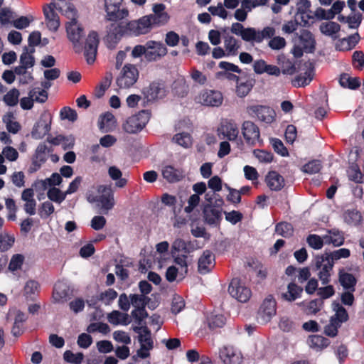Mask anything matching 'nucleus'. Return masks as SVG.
<instances>
[{
  "mask_svg": "<svg viewBox=\"0 0 364 364\" xmlns=\"http://www.w3.org/2000/svg\"><path fill=\"white\" fill-rule=\"evenodd\" d=\"M65 15L70 19L66 24V31L68 39L72 42L76 53L84 51V55L88 63H92L97 52L99 36L97 32L92 31L85 39V46L80 43L83 36V31L77 21V13L74 6L68 5L65 10Z\"/></svg>",
  "mask_w": 364,
  "mask_h": 364,
  "instance_id": "f257e3e1",
  "label": "nucleus"
},
{
  "mask_svg": "<svg viewBox=\"0 0 364 364\" xmlns=\"http://www.w3.org/2000/svg\"><path fill=\"white\" fill-rule=\"evenodd\" d=\"M149 16H145L138 21L129 22H113L107 29L105 43L109 48H114L123 36H139L147 33L153 26Z\"/></svg>",
  "mask_w": 364,
  "mask_h": 364,
  "instance_id": "f03ea898",
  "label": "nucleus"
},
{
  "mask_svg": "<svg viewBox=\"0 0 364 364\" xmlns=\"http://www.w3.org/2000/svg\"><path fill=\"white\" fill-rule=\"evenodd\" d=\"M87 199L89 203H95L104 213L112 210L115 205L113 191L108 186L100 185L90 191Z\"/></svg>",
  "mask_w": 364,
  "mask_h": 364,
  "instance_id": "7ed1b4c3",
  "label": "nucleus"
},
{
  "mask_svg": "<svg viewBox=\"0 0 364 364\" xmlns=\"http://www.w3.org/2000/svg\"><path fill=\"white\" fill-rule=\"evenodd\" d=\"M195 103L205 107H219L223 102L222 93L217 90L203 89L194 97Z\"/></svg>",
  "mask_w": 364,
  "mask_h": 364,
  "instance_id": "20e7f679",
  "label": "nucleus"
},
{
  "mask_svg": "<svg viewBox=\"0 0 364 364\" xmlns=\"http://www.w3.org/2000/svg\"><path fill=\"white\" fill-rule=\"evenodd\" d=\"M149 118V112L142 110L127 118L122 124V129L128 134H136L143 129Z\"/></svg>",
  "mask_w": 364,
  "mask_h": 364,
  "instance_id": "39448f33",
  "label": "nucleus"
},
{
  "mask_svg": "<svg viewBox=\"0 0 364 364\" xmlns=\"http://www.w3.org/2000/svg\"><path fill=\"white\" fill-rule=\"evenodd\" d=\"M139 75L138 69L135 65L126 64L117 77V85L119 89H128L136 82Z\"/></svg>",
  "mask_w": 364,
  "mask_h": 364,
  "instance_id": "423d86ee",
  "label": "nucleus"
},
{
  "mask_svg": "<svg viewBox=\"0 0 364 364\" xmlns=\"http://www.w3.org/2000/svg\"><path fill=\"white\" fill-rule=\"evenodd\" d=\"M315 48V40L311 33L308 31H301L299 41L295 44L291 53L296 58L302 56L303 53H312Z\"/></svg>",
  "mask_w": 364,
  "mask_h": 364,
  "instance_id": "0eeeda50",
  "label": "nucleus"
},
{
  "mask_svg": "<svg viewBox=\"0 0 364 364\" xmlns=\"http://www.w3.org/2000/svg\"><path fill=\"white\" fill-rule=\"evenodd\" d=\"M247 113L252 117H256L258 120L266 123L271 124L275 120L276 113L273 109L269 107L252 105L247 107Z\"/></svg>",
  "mask_w": 364,
  "mask_h": 364,
  "instance_id": "6e6552de",
  "label": "nucleus"
},
{
  "mask_svg": "<svg viewBox=\"0 0 364 364\" xmlns=\"http://www.w3.org/2000/svg\"><path fill=\"white\" fill-rule=\"evenodd\" d=\"M333 264L322 254L315 257V267L318 271L317 276L322 284H328L331 281Z\"/></svg>",
  "mask_w": 364,
  "mask_h": 364,
  "instance_id": "1a4fd4ad",
  "label": "nucleus"
},
{
  "mask_svg": "<svg viewBox=\"0 0 364 364\" xmlns=\"http://www.w3.org/2000/svg\"><path fill=\"white\" fill-rule=\"evenodd\" d=\"M122 1V0H105L107 19L116 22L128 16V10L121 8Z\"/></svg>",
  "mask_w": 364,
  "mask_h": 364,
  "instance_id": "9d476101",
  "label": "nucleus"
},
{
  "mask_svg": "<svg viewBox=\"0 0 364 364\" xmlns=\"http://www.w3.org/2000/svg\"><path fill=\"white\" fill-rule=\"evenodd\" d=\"M230 296L240 302H247L252 296L251 289L237 279H233L228 287Z\"/></svg>",
  "mask_w": 364,
  "mask_h": 364,
  "instance_id": "9b49d317",
  "label": "nucleus"
},
{
  "mask_svg": "<svg viewBox=\"0 0 364 364\" xmlns=\"http://www.w3.org/2000/svg\"><path fill=\"white\" fill-rule=\"evenodd\" d=\"M277 314V302L275 299L272 296H267L262 301L259 313L258 319L262 323H267Z\"/></svg>",
  "mask_w": 364,
  "mask_h": 364,
  "instance_id": "f8f14e48",
  "label": "nucleus"
},
{
  "mask_svg": "<svg viewBox=\"0 0 364 364\" xmlns=\"http://www.w3.org/2000/svg\"><path fill=\"white\" fill-rule=\"evenodd\" d=\"M134 331L139 333L140 343V348L137 350L136 354L141 358H146L149 356V351L154 347L151 334L146 327L135 328Z\"/></svg>",
  "mask_w": 364,
  "mask_h": 364,
  "instance_id": "ddd939ff",
  "label": "nucleus"
},
{
  "mask_svg": "<svg viewBox=\"0 0 364 364\" xmlns=\"http://www.w3.org/2000/svg\"><path fill=\"white\" fill-rule=\"evenodd\" d=\"M230 31L233 34L241 37V38L245 41L258 43H260L259 31L256 30L255 28H245L240 23H233L231 25Z\"/></svg>",
  "mask_w": 364,
  "mask_h": 364,
  "instance_id": "4468645a",
  "label": "nucleus"
},
{
  "mask_svg": "<svg viewBox=\"0 0 364 364\" xmlns=\"http://www.w3.org/2000/svg\"><path fill=\"white\" fill-rule=\"evenodd\" d=\"M219 355L224 364H242L244 362L241 350L232 346H223L220 350Z\"/></svg>",
  "mask_w": 364,
  "mask_h": 364,
  "instance_id": "2eb2a0df",
  "label": "nucleus"
},
{
  "mask_svg": "<svg viewBox=\"0 0 364 364\" xmlns=\"http://www.w3.org/2000/svg\"><path fill=\"white\" fill-rule=\"evenodd\" d=\"M242 134L246 142L255 145L260 141L259 127L251 121H245L242 125Z\"/></svg>",
  "mask_w": 364,
  "mask_h": 364,
  "instance_id": "dca6fc26",
  "label": "nucleus"
},
{
  "mask_svg": "<svg viewBox=\"0 0 364 364\" xmlns=\"http://www.w3.org/2000/svg\"><path fill=\"white\" fill-rule=\"evenodd\" d=\"M166 53L167 49L162 43L154 41L146 42V59L147 60H157Z\"/></svg>",
  "mask_w": 364,
  "mask_h": 364,
  "instance_id": "f3484780",
  "label": "nucleus"
},
{
  "mask_svg": "<svg viewBox=\"0 0 364 364\" xmlns=\"http://www.w3.org/2000/svg\"><path fill=\"white\" fill-rule=\"evenodd\" d=\"M200 246L198 245L197 240L186 241L181 238H176L172 243L171 245V253L173 256L176 252H183L185 254H189L198 249Z\"/></svg>",
  "mask_w": 364,
  "mask_h": 364,
  "instance_id": "a211bd4d",
  "label": "nucleus"
},
{
  "mask_svg": "<svg viewBox=\"0 0 364 364\" xmlns=\"http://www.w3.org/2000/svg\"><path fill=\"white\" fill-rule=\"evenodd\" d=\"M55 7V5L53 3L43 6V14L46 18V25L48 30L52 32H56L60 24L59 16L54 11Z\"/></svg>",
  "mask_w": 364,
  "mask_h": 364,
  "instance_id": "6ab92c4d",
  "label": "nucleus"
},
{
  "mask_svg": "<svg viewBox=\"0 0 364 364\" xmlns=\"http://www.w3.org/2000/svg\"><path fill=\"white\" fill-rule=\"evenodd\" d=\"M217 134L220 138H226L230 141H233L237 138L239 130L235 123L225 121L221 122L217 128Z\"/></svg>",
  "mask_w": 364,
  "mask_h": 364,
  "instance_id": "aec40b11",
  "label": "nucleus"
},
{
  "mask_svg": "<svg viewBox=\"0 0 364 364\" xmlns=\"http://www.w3.org/2000/svg\"><path fill=\"white\" fill-rule=\"evenodd\" d=\"M51 120L46 116H42L36 122L31 131V136L35 139H41L48 134L50 129Z\"/></svg>",
  "mask_w": 364,
  "mask_h": 364,
  "instance_id": "412c9836",
  "label": "nucleus"
},
{
  "mask_svg": "<svg viewBox=\"0 0 364 364\" xmlns=\"http://www.w3.org/2000/svg\"><path fill=\"white\" fill-rule=\"evenodd\" d=\"M143 94L148 101H154L164 97L166 91L163 84L154 82L143 90Z\"/></svg>",
  "mask_w": 364,
  "mask_h": 364,
  "instance_id": "4be33fe9",
  "label": "nucleus"
},
{
  "mask_svg": "<svg viewBox=\"0 0 364 364\" xmlns=\"http://www.w3.org/2000/svg\"><path fill=\"white\" fill-rule=\"evenodd\" d=\"M8 318L14 320L12 328L14 336H17L20 335L23 330V323L26 320L25 314L16 309H12L8 313Z\"/></svg>",
  "mask_w": 364,
  "mask_h": 364,
  "instance_id": "5701e85b",
  "label": "nucleus"
},
{
  "mask_svg": "<svg viewBox=\"0 0 364 364\" xmlns=\"http://www.w3.org/2000/svg\"><path fill=\"white\" fill-rule=\"evenodd\" d=\"M215 265V257L210 250H205L198 259V269L200 274L209 272Z\"/></svg>",
  "mask_w": 364,
  "mask_h": 364,
  "instance_id": "b1692460",
  "label": "nucleus"
},
{
  "mask_svg": "<svg viewBox=\"0 0 364 364\" xmlns=\"http://www.w3.org/2000/svg\"><path fill=\"white\" fill-rule=\"evenodd\" d=\"M98 127L102 132H112L117 127V119L113 114L107 112L100 116Z\"/></svg>",
  "mask_w": 364,
  "mask_h": 364,
  "instance_id": "393cba45",
  "label": "nucleus"
},
{
  "mask_svg": "<svg viewBox=\"0 0 364 364\" xmlns=\"http://www.w3.org/2000/svg\"><path fill=\"white\" fill-rule=\"evenodd\" d=\"M70 288L66 282H57L53 289V300L55 303H63L66 301L69 295Z\"/></svg>",
  "mask_w": 364,
  "mask_h": 364,
  "instance_id": "a878e982",
  "label": "nucleus"
},
{
  "mask_svg": "<svg viewBox=\"0 0 364 364\" xmlns=\"http://www.w3.org/2000/svg\"><path fill=\"white\" fill-rule=\"evenodd\" d=\"M48 152L49 150L45 144L41 143L38 144L33 159L32 166L31 167V169H32L33 171L38 170L46 161Z\"/></svg>",
  "mask_w": 364,
  "mask_h": 364,
  "instance_id": "bb28decb",
  "label": "nucleus"
},
{
  "mask_svg": "<svg viewBox=\"0 0 364 364\" xmlns=\"http://www.w3.org/2000/svg\"><path fill=\"white\" fill-rule=\"evenodd\" d=\"M164 178L170 183L180 181L184 176V171L171 165H166L162 168Z\"/></svg>",
  "mask_w": 364,
  "mask_h": 364,
  "instance_id": "cd10ccee",
  "label": "nucleus"
},
{
  "mask_svg": "<svg viewBox=\"0 0 364 364\" xmlns=\"http://www.w3.org/2000/svg\"><path fill=\"white\" fill-rule=\"evenodd\" d=\"M303 292V289L295 283H289L287 289L282 294V299L289 302H292L299 299Z\"/></svg>",
  "mask_w": 364,
  "mask_h": 364,
  "instance_id": "c85d7f7f",
  "label": "nucleus"
},
{
  "mask_svg": "<svg viewBox=\"0 0 364 364\" xmlns=\"http://www.w3.org/2000/svg\"><path fill=\"white\" fill-rule=\"evenodd\" d=\"M266 183L267 186L272 191H279L284 186V178L276 171H269L266 176Z\"/></svg>",
  "mask_w": 364,
  "mask_h": 364,
  "instance_id": "c756f323",
  "label": "nucleus"
},
{
  "mask_svg": "<svg viewBox=\"0 0 364 364\" xmlns=\"http://www.w3.org/2000/svg\"><path fill=\"white\" fill-rule=\"evenodd\" d=\"M323 240L326 244H331L334 247L341 246L344 242L343 233L336 229L328 230L327 234L323 235Z\"/></svg>",
  "mask_w": 364,
  "mask_h": 364,
  "instance_id": "7c9ffc66",
  "label": "nucleus"
},
{
  "mask_svg": "<svg viewBox=\"0 0 364 364\" xmlns=\"http://www.w3.org/2000/svg\"><path fill=\"white\" fill-rule=\"evenodd\" d=\"M314 75V69L309 66L304 73H301L294 78L292 81L293 85L295 87H304L311 82Z\"/></svg>",
  "mask_w": 364,
  "mask_h": 364,
  "instance_id": "2f4dec72",
  "label": "nucleus"
},
{
  "mask_svg": "<svg viewBox=\"0 0 364 364\" xmlns=\"http://www.w3.org/2000/svg\"><path fill=\"white\" fill-rule=\"evenodd\" d=\"M331 306L334 314L331 318L341 324L348 320V314L346 309L338 301H333Z\"/></svg>",
  "mask_w": 364,
  "mask_h": 364,
  "instance_id": "473e14b6",
  "label": "nucleus"
},
{
  "mask_svg": "<svg viewBox=\"0 0 364 364\" xmlns=\"http://www.w3.org/2000/svg\"><path fill=\"white\" fill-rule=\"evenodd\" d=\"M338 278L340 284L344 289L351 291H354L356 279L352 274L346 272L342 269L338 272Z\"/></svg>",
  "mask_w": 364,
  "mask_h": 364,
  "instance_id": "72a5a7b5",
  "label": "nucleus"
},
{
  "mask_svg": "<svg viewBox=\"0 0 364 364\" xmlns=\"http://www.w3.org/2000/svg\"><path fill=\"white\" fill-rule=\"evenodd\" d=\"M107 320L110 323L114 326H127L129 323V315L119 311H113L109 314L107 316Z\"/></svg>",
  "mask_w": 364,
  "mask_h": 364,
  "instance_id": "f704fd0d",
  "label": "nucleus"
},
{
  "mask_svg": "<svg viewBox=\"0 0 364 364\" xmlns=\"http://www.w3.org/2000/svg\"><path fill=\"white\" fill-rule=\"evenodd\" d=\"M2 121L5 124L7 131L10 133L16 134L21 129V125L15 119L12 112H7L4 114Z\"/></svg>",
  "mask_w": 364,
  "mask_h": 364,
  "instance_id": "c9c22d12",
  "label": "nucleus"
},
{
  "mask_svg": "<svg viewBox=\"0 0 364 364\" xmlns=\"http://www.w3.org/2000/svg\"><path fill=\"white\" fill-rule=\"evenodd\" d=\"M236 82L235 92L239 97H244L251 91L253 84L252 80H242L239 78Z\"/></svg>",
  "mask_w": 364,
  "mask_h": 364,
  "instance_id": "e433bc0d",
  "label": "nucleus"
},
{
  "mask_svg": "<svg viewBox=\"0 0 364 364\" xmlns=\"http://www.w3.org/2000/svg\"><path fill=\"white\" fill-rule=\"evenodd\" d=\"M34 53V48L28 49V48H25L23 50L20 56V65L19 67L32 68L35 64V59L33 55Z\"/></svg>",
  "mask_w": 364,
  "mask_h": 364,
  "instance_id": "4c0bfd02",
  "label": "nucleus"
},
{
  "mask_svg": "<svg viewBox=\"0 0 364 364\" xmlns=\"http://www.w3.org/2000/svg\"><path fill=\"white\" fill-rule=\"evenodd\" d=\"M320 31L323 34L336 38L337 33L340 31V25L333 21L322 23L320 25Z\"/></svg>",
  "mask_w": 364,
  "mask_h": 364,
  "instance_id": "58836bf2",
  "label": "nucleus"
},
{
  "mask_svg": "<svg viewBox=\"0 0 364 364\" xmlns=\"http://www.w3.org/2000/svg\"><path fill=\"white\" fill-rule=\"evenodd\" d=\"M224 47L227 56L236 55L240 48V43L238 41L232 37H227L224 41Z\"/></svg>",
  "mask_w": 364,
  "mask_h": 364,
  "instance_id": "ea45409f",
  "label": "nucleus"
},
{
  "mask_svg": "<svg viewBox=\"0 0 364 364\" xmlns=\"http://www.w3.org/2000/svg\"><path fill=\"white\" fill-rule=\"evenodd\" d=\"M323 255L334 264L335 262L341 259L348 258L350 255V251L347 248H341L333 252H325Z\"/></svg>",
  "mask_w": 364,
  "mask_h": 364,
  "instance_id": "a19ab883",
  "label": "nucleus"
},
{
  "mask_svg": "<svg viewBox=\"0 0 364 364\" xmlns=\"http://www.w3.org/2000/svg\"><path fill=\"white\" fill-rule=\"evenodd\" d=\"M309 346L316 350H320L329 344L328 341L321 336L314 335L309 336L308 339Z\"/></svg>",
  "mask_w": 364,
  "mask_h": 364,
  "instance_id": "79ce46f5",
  "label": "nucleus"
},
{
  "mask_svg": "<svg viewBox=\"0 0 364 364\" xmlns=\"http://www.w3.org/2000/svg\"><path fill=\"white\" fill-rule=\"evenodd\" d=\"M27 69L28 68L19 66L14 68V73L18 76V82L21 85L28 84L33 80L32 73Z\"/></svg>",
  "mask_w": 364,
  "mask_h": 364,
  "instance_id": "37998d69",
  "label": "nucleus"
},
{
  "mask_svg": "<svg viewBox=\"0 0 364 364\" xmlns=\"http://www.w3.org/2000/svg\"><path fill=\"white\" fill-rule=\"evenodd\" d=\"M340 85L345 88L354 90L360 86V81L357 77H352L348 74H343L340 77Z\"/></svg>",
  "mask_w": 364,
  "mask_h": 364,
  "instance_id": "c03bdc74",
  "label": "nucleus"
},
{
  "mask_svg": "<svg viewBox=\"0 0 364 364\" xmlns=\"http://www.w3.org/2000/svg\"><path fill=\"white\" fill-rule=\"evenodd\" d=\"M359 41L358 33L353 34L347 38H343L337 45L338 49L340 50H348L352 49Z\"/></svg>",
  "mask_w": 364,
  "mask_h": 364,
  "instance_id": "a18cd8bd",
  "label": "nucleus"
},
{
  "mask_svg": "<svg viewBox=\"0 0 364 364\" xmlns=\"http://www.w3.org/2000/svg\"><path fill=\"white\" fill-rule=\"evenodd\" d=\"M20 92L16 88H12L3 97V102L9 107H14L18 102Z\"/></svg>",
  "mask_w": 364,
  "mask_h": 364,
  "instance_id": "49530a36",
  "label": "nucleus"
},
{
  "mask_svg": "<svg viewBox=\"0 0 364 364\" xmlns=\"http://www.w3.org/2000/svg\"><path fill=\"white\" fill-rule=\"evenodd\" d=\"M40 289L39 284L34 280L28 281L23 289V295L26 299H33L38 293Z\"/></svg>",
  "mask_w": 364,
  "mask_h": 364,
  "instance_id": "de8ad7c7",
  "label": "nucleus"
},
{
  "mask_svg": "<svg viewBox=\"0 0 364 364\" xmlns=\"http://www.w3.org/2000/svg\"><path fill=\"white\" fill-rule=\"evenodd\" d=\"M205 220L210 225H217L220 219V212L216 209L207 208L204 211Z\"/></svg>",
  "mask_w": 364,
  "mask_h": 364,
  "instance_id": "09e8293b",
  "label": "nucleus"
},
{
  "mask_svg": "<svg viewBox=\"0 0 364 364\" xmlns=\"http://www.w3.org/2000/svg\"><path fill=\"white\" fill-rule=\"evenodd\" d=\"M298 305L304 307L307 314H315L320 311L322 306V301L318 299H314L309 302L302 301L298 304Z\"/></svg>",
  "mask_w": 364,
  "mask_h": 364,
  "instance_id": "8fccbe9b",
  "label": "nucleus"
},
{
  "mask_svg": "<svg viewBox=\"0 0 364 364\" xmlns=\"http://www.w3.org/2000/svg\"><path fill=\"white\" fill-rule=\"evenodd\" d=\"M48 198L57 203H61L66 198L65 192H62L60 189L53 187L47 192Z\"/></svg>",
  "mask_w": 364,
  "mask_h": 364,
  "instance_id": "3c124183",
  "label": "nucleus"
},
{
  "mask_svg": "<svg viewBox=\"0 0 364 364\" xmlns=\"http://www.w3.org/2000/svg\"><path fill=\"white\" fill-rule=\"evenodd\" d=\"M173 141L185 148L190 146L192 144L191 136L186 132L176 134L173 137Z\"/></svg>",
  "mask_w": 364,
  "mask_h": 364,
  "instance_id": "603ef678",
  "label": "nucleus"
},
{
  "mask_svg": "<svg viewBox=\"0 0 364 364\" xmlns=\"http://www.w3.org/2000/svg\"><path fill=\"white\" fill-rule=\"evenodd\" d=\"M208 323L210 328L223 327L225 323V318L223 314H212L208 318Z\"/></svg>",
  "mask_w": 364,
  "mask_h": 364,
  "instance_id": "864d4df0",
  "label": "nucleus"
},
{
  "mask_svg": "<svg viewBox=\"0 0 364 364\" xmlns=\"http://www.w3.org/2000/svg\"><path fill=\"white\" fill-rule=\"evenodd\" d=\"M37 90L36 88L31 90L28 92V97H23L20 100V106L23 109H31L33 106V97L36 95Z\"/></svg>",
  "mask_w": 364,
  "mask_h": 364,
  "instance_id": "5fc2aeb1",
  "label": "nucleus"
},
{
  "mask_svg": "<svg viewBox=\"0 0 364 364\" xmlns=\"http://www.w3.org/2000/svg\"><path fill=\"white\" fill-rule=\"evenodd\" d=\"M65 360L73 364H80L84 358L82 353H73L70 350L65 351L63 354Z\"/></svg>",
  "mask_w": 364,
  "mask_h": 364,
  "instance_id": "6e6d98bb",
  "label": "nucleus"
},
{
  "mask_svg": "<svg viewBox=\"0 0 364 364\" xmlns=\"http://www.w3.org/2000/svg\"><path fill=\"white\" fill-rule=\"evenodd\" d=\"M189 74L191 78L195 83L203 85L207 82V76L203 73L198 70L196 68H191L189 72Z\"/></svg>",
  "mask_w": 364,
  "mask_h": 364,
  "instance_id": "4d7b16f0",
  "label": "nucleus"
},
{
  "mask_svg": "<svg viewBox=\"0 0 364 364\" xmlns=\"http://www.w3.org/2000/svg\"><path fill=\"white\" fill-rule=\"evenodd\" d=\"M306 242L308 245L314 250H321L325 243L323 236L321 237L315 234L310 235L307 237Z\"/></svg>",
  "mask_w": 364,
  "mask_h": 364,
  "instance_id": "13d9d810",
  "label": "nucleus"
},
{
  "mask_svg": "<svg viewBox=\"0 0 364 364\" xmlns=\"http://www.w3.org/2000/svg\"><path fill=\"white\" fill-rule=\"evenodd\" d=\"M275 232L278 235L287 237L292 235L293 228L289 223H281L276 226Z\"/></svg>",
  "mask_w": 364,
  "mask_h": 364,
  "instance_id": "bf43d9fd",
  "label": "nucleus"
},
{
  "mask_svg": "<svg viewBox=\"0 0 364 364\" xmlns=\"http://www.w3.org/2000/svg\"><path fill=\"white\" fill-rule=\"evenodd\" d=\"M174 262L176 264L179 265L181 267L179 275L181 276V279H183L186 274L188 272V262H187V256L185 255L181 256H173Z\"/></svg>",
  "mask_w": 364,
  "mask_h": 364,
  "instance_id": "052dcab7",
  "label": "nucleus"
},
{
  "mask_svg": "<svg viewBox=\"0 0 364 364\" xmlns=\"http://www.w3.org/2000/svg\"><path fill=\"white\" fill-rule=\"evenodd\" d=\"M111 84V77L109 76L105 77L100 84L96 87L94 95L97 98H101L105 93Z\"/></svg>",
  "mask_w": 364,
  "mask_h": 364,
  "instance_id": "680f3d73",
  "label": "nucleus"
},
{
  "mask_svg": "<svg viewBox=\"0 0 364 364\" xmlns=\"http://www.w3.org/2000/svg\"><path fill=\"white\" fill-rule=\"evenodd\" d=\"M344 220L350 225H357L361 220V215L357 210H347L344 213Z\"/></svg>",
  "mask_w": 364,
  "mask_h": 364,
  "instance_id": "e2e57ef3",
  "label": "nucleus"
},
{
  "mask_svg": "<svg viewBox=\"0 0 364 364\" xmlns=\"http://www.w3.org/2000/svg\"><path fill=\"white\" fill-rule=\"evenodd\" d=\"M2 154L5 160L11 162L16 161L18 158V152L16 149L11 146H6L2 149Z\"/></svg>",
  "mask_w": 364,
  "mask_h": 364,
  "instance_id": "0e129e2a",
  "label": "nucleus"
},
{
  "mask_svg": "<svg viewBox=\"0 0 364 364\" xmlns=\"http://www.w3.org/2000/svg\"><path fill=\"white\" fill-rule=\"evenodd\" d=\"M321 168V164L318 160H314L305 164L302 167V171L309 174L318 173Z\"/></svg>",
  "mask_w": 364,
  "mask_h": 364,
  "instance_id": "69168bd1",
  "label": "nucleus"
},
{
  "mask_svg": "<svg viewBox=\"0 0 364 364\" xmlns=\"http://www.w3.org/2000/svg\"><path fill=\"white\" fill-rule=\"evenodd\" d=\"M60 117L63 120L67 119L70 122H75L77 119V114L75 110L70 107H65L60 110Z\"/></svg>",
  "mask_w": 364,
  "mask_h": 364,
  "instance_id": "338daca9",
  "label": "nucleus"
},
{
  "mask_svg": "<svg viewBox=\"0 0 364 364\" xmlns=\"http://www.w3.org/2000/svg\"><path fill=\"white\" fill-rule=\"evenodd\" d=\"M54 210L53 205L49 201H46L39 208L38 214L41 218H47L54 212Z\"/></svg>",
  "mask_w": 364,
  "mask_h": 364,
  "instance_id": "774afa93",
  "label": "nucleus"
}]
</instances>
